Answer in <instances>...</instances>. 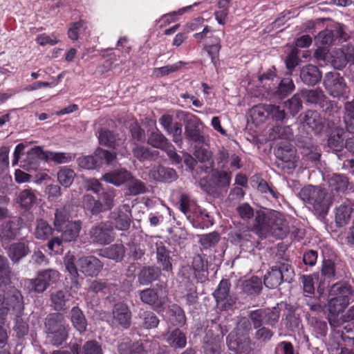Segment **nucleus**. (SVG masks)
Masks as SVG:
<instances>
[{
  "instance_id": "50",
  "label": "nucleus",
  "mask_w": 354,
  "mask_h": 354,
  "mask_svg": "<svg viewBox=\"0 0 354 354\" xmlns=\"http://www.w3.org/2000/svg\"><path fill=\"white\" fill-rule=\"evenodd\" d=\"M198 4V3H194L193 5L180 8L176 12H171L162 15L158 21V22L160 23V27L165 26L175 21L177 16L183 15L185 12L190 10L194 6H196Z\"/></svg>"
},
{
  "instance_id": "60",
  "label": "nucleus",
  "mask_w": 354,
  "mask_h": 354,
  "mask_svg": "<svg viewBox=\"0 0 354 354\" xmlns=\"http://www.w3.org/2000/svg\"><path fill=\"white\" fill-rule=\"evenodd\" d=\"M319 280V275L315 274L313 275H304L301 277V282L303 283V289L304 295H311L315 293V281Z\"/></svg>"
},
{
  "instance_id": "57",
  "label": "nucleus",
  "mask_w": 354,
  "mask_h": 354,
  "mask_svg": "<svg viewBox=\"0 0 354 354\" xmlns=\"http://www.w3.org/2000/svg\"><path fill=\"white\" fill-rule=\"evenodd\" d=\"M269 104H260L253 106L250 111L254 120L263 122L269 118Z\"/></svg>"
},
{
  "instance_id": "64",
  "label": "nucleus",
  "mask_w": 354,
  "mask_h": 354,
  "mask_svg": "<svg viewBox=\"0 0 354 354\" xmlns=\"http://www.w3.org/2000/svg\"><path fill=\"white\" fill-rule=\"evenodd\" d=\"M141 301L150 306L156 305L158 300L157 292L151 288H146L139 292Z\"/></svg>"
},
{
  "instance_id": "55",
  "label": "nucleus",
  "mask_w": 354,
  "mask_h": 354,
  "mask_svg": "<svg viewBox=\"0 0 354 354\" xmlns=\"http://www.w3.org/2000/svg\"><path fill=\"white\" fill-rule=\"evenodd\" d=\"M261 280L257 277H252L243 283V290L249 295L258 294L261 290Z\"/></svg>"
},
{
  "instance_id": "48",
  "label": "nucleus",
  "mask_w": 354,
  "mask_h": 354,
  "mask_svg": "<svg viewBox=\"0 0 354 354\" xmlns=\"http://www.w3.org/2000/svg\"><path fill=\"white\" fill-rule=\"evenodd\" d=\"M344 121L347 131L354 133V100L344 104Z\"/></svg>"
},
{
  "instance_id": "43",
  "label": "nucleus",
  "mask_w": 354,
  "mask_h": 354,
  "mask_svg": "<svg viewBox=\"0 0 354 354\" xmlns=\"http://www.w3.org/2000/svg\"><path fill=\"white\" fill-rule=\"evenodd\" d=\"M195 273V279L199 282H203L207 277V263L201 255H196L193 257L192 265L191 266Z\"/></svg>"
},
{
  "instance_id": "59",
  "label": "nucleus",
  "mask_w": 354,
  "mask_h": 354,
  "mask_svg": "<svg viewBox=\"0 0 354 354\" xmlns=\"http://www.w3.org/2000/svg\"><path fill=\"white\" fill-rule=\"evenodd\" d=\"M285 107L290 113L295 116L302 109V101L299 94H295L290 99L285 102Z\"/></svg>"
},
{
  "instance_id": "6",
  "label": "nucleus",
  "mask_w": 354,
  "mask_h": 354,
  "mask_svg": "<svg viewBox=\"0 0 354 354\" xmlns=\"http://www.w3.org/2000/svg\"><path fill=\"white\" fill-rule=\"evenodd\" d=\"M295 277L293 268L288 263L272 266L264 276V284L268 288H275L283 281L291 282Z\"/></svg>"
},
{
  "instance_id": "27",
  "label": "nucleus",
  "mask_w": 354,
  "mask_h": 354,
  "mask_svg": "<svg viewBox=\"0 0 354 354\" xmlns=\"http://www.w3.org/2000/svg\"><path fill=\"white\" fill-rule=\"evenodd\" d=\"M230 287V284L227 279L220 281L216 290L213 293L217 304H221L226 307L227 305L231 306L234 302L229 295Z\"/></svg>"
},
{
  "instance_id": "34",
  "label": "nucleus",
  "mask_w": 354,
  "mask_h": 354,
  "mask_svg": "<svg viewBox=\"0 0 354 354\" xmlns=\"http://www.w3.org/2000/svg\"><path fill=\"white\" fill-rule=\"evenodd\" d=\"M270 216H267L262 211L257 212L252 230L259 236L268 233L270 226Z\"/></svg>"
},
{
  "instance_id": "1",
  "label": "nucleus",
  "mask_w": 354,
  "mask_h": 354,
  "mask_svg": "<svg viewBox=\"0 0 354 354\" xmlns=\"http://www.w3.org/2000/svg\"><path fill=\"white\" fill-rule=\"evenodd\" d=\"M298 196L309 209L318 215L326 214L333 201L331 194L320 187L311 185L301 188Z\"/></svg>"
},
{
  "instance_id": "3",
  "label": "nucleus",
  "mask_w": 354,
  "mask_h": 354,
  "mask_svg": "<svg viewBox=\"0 0 354 354\" xmlns=\"http://www.w3.org/2000/svg\"><path fill=\"white\" fill-rule=\"evenodd\" d=\"M45 328L50 342L59 346L66 341L68 332L66 328V319L63 314L54 313L49 314L45 319Z\"/></svg>"
},
{
  "instance_id": "7",
  "label": "nucleus",
  "mask_w": 354,
  "mask_h": 354,
  "mask_svg": "<svg viewBox=\"0 0 354 354\" xmlns=\"http://www.w3.org/2000/svg\"><path fill=\"white\" fill-rule=\"evenodd\" d=\"M115 158L116 152L97 149L92 156L79 158L77 159V164L83 169H95L101 167L104 161H105L107 165H111Z\"/></svg>"
},
{
  "instance_id": "35",
  "label": "nucleus",
  "mask_w": 354,
  "mask_h": 354,
  "mask_svg": "<svg viewBox=\"0 0 354 354\" xmlns=\"http://www.w3.org/2000/svg\"><path fill=\"white\" fill-rule=\"evenodd\" d=\"M70 298L71 294L66 289L57 290L50 295V301L55 310L65 309Z\"/></svg>"
},
{
  "instance_id": "42",
  "label": "nucleus",
  "mask_w": 354,
  "mask_h": 354,
  "mask_svg": "<svg viewBox=\"0 0 354 354\" xmlns=\"http://www.w3.org/2000/svg\"><path fill=\"white\" fill-rule=\"evenodd\" d=\"M165 339L171 347L175 348H183L187 344L185 335L178 328L169 332Z\"/></svg>"
},
{
  "instance_id": "61",
  "label": "nucleus",
  "mask_w": 354,
  "mask_h": 354,
  "mask_svg": "<svg viewBox=\"0 0 354 354\" xmlns=\"http://www.w3.org/2000/svg\"><path fill=\"white\" fill-rule=\"evenodd\" d=\"M321 274L324 280H333L335 276V263L330 259H324L322 262Z\"/></svg>"
},
{
  "instance_id": "37",
  "label": "nucleus",
  "mask_w": 354,
  "mask_h": 354,
  "mask_svg": "<svg viewBox=\"0 0 354 354\" xmlns=\"http://www.w3.org/2000/svg\"><path fill=\"white\" fill-rule=\"evenodd\" d=\"M209 38L210 41L205 44V49L210 57L212 62L216 66L218 61V55L221 48V39L214 35H211Z\"/></svg>"
},
{
  "instance_id": "13",
  "label": "nucleus",
  "mask_w": 354,
  "mask_h": 354,
  "mask_svg": "<svg viewBox=\"0 0 354 354\" xmlns=\"http://www.w3.org/2000/svg\"><path fill=\"white\" fill-rule=\"evenodd\" d=\"M111 225L120 231L129 230L131 222V212L128 205H124L111 212L109 215Z\"/></svg>"
},
{
  "instance_id": "29",
  "label": "nucleus",
  "mask_w": 354,
  "mask_h": 354,
  "mask_svg": "<svg viewBox=\"0 0 354 354\" xmlns=\"http://www.w3.org/2000/svg\"><path fill=\"white\" fill-rule=\"evenodd\" d=\"M300 77L304 84L313 86L321 80L322 74L317 66L308 64L301 68Z\"/></svg>"
},
{
  "instance_id": "38",
  "label": "nucleus",
  "mask_w": 354,
  "mask_h": 354,
  "mask_svg": "<svg viewBox=\"0 0 354 354\" xmlns=\"http://www.w3.org/2000/svg\"><path fill=\"white\" fill-rule=\"evenodd\" d=\"M160 273V269L158 267H145L138 274V281L142 285H148L158 279Z\"/></svg>"
},
{
  "instance_id": "39",
  "label": "nucleus",
  "mask_w": 354,
  "mask_h": 354,
  "mask_svg": "<svg viewBox=\"0 0 354 354\" xmlns=\"http://www.w3.org/2000/svg\"><path fill=\"white\" fill-rule=\"evenodd\" d=\"M147 143L154 148L162 150H167L171 147V143L168 139L158 129L150 133Z\"/></svg>"
},
{
  "instance_id": "56",
  "label": "nucleus",
  "mask_w": 354,
  "mask_h": 354,
  "mask_svg": "<svg viewBox=\"0 0 354 354\" xmlns=\"http://www.w3.org/2000/svg\"><path fill=\"white\" fill-rule=\"evenodd\" d=\"M127 189L131 195L136 196L144 194L147 191L146 186L143 182L133 178L131 175V178L127 182Z\"/></svg>"
},
{
  "instance_id": "14",
  "label": "nucleus",
  "mask_w": 354,
  "mask_h": 354,
  "mask_svg": "<svg viewBox=\"0 0 354 354\" xmlns=\"http://www.w3.org/2000/svg\"><path fill=\"white\" fill-rule=\"evenodd\" d=\"M98 140L101 145L115 149L118 154L124 156L127 153L126 147L124 145V139L119 138L111 131L101 129L98 132Z\"/></svg>"
},
{
  "instance_id": "47",
  "label": "nucleus",
  "mask_w": 354,
  "mask_h": 354,
  "mask_svg": "<svg viewBox=\"0 0 354 354\" xmlns=\"http://www.w3.org/2000/svg\"><path fill=\"white\" fill-rule=\"evenodd\" d=\"M11 273L8 260L0 255V286H6L10 283Z\"/></svg>"
},
{
  "instance_id": "11",
  "label": "nucleus",
  "mask_w": 354,
  "mask_h": 354,
  "mask_svg": "<svg viewBox=\"0 0 354 354\" xmlns=\"http://www.w3.org/2000/svg\"><path fill=\"white\" fill-rule=\"evenodd\" d=\"M89 235L93 243L100 245H108L115 239L113 227L108 222H102L93 227Z\"/></svg>"
},
{
  "instance_id": "12",
  "label": "nucleus",
  "mask_w": 354,
  "mask_h": 354,
  "mask_svg": "<svg viewBox=\"0 0 354 354\" xmlns=\"http://www.w3.org/2000/svg\"><path fill=\"white\" fill-rule=\"evenodd\" d=\"M324 84L329 94L333 97L345 96L348 93L344 78L337 73H326Z\"/></svg>"
},
{
  "instance_id": "41",
  "label": "nucleus",
  "mask_w": 354,
  "mask_h": 354,
  "mask_svg": "<svg viewBox=\"0 0 354 354\" xmlns=\"http://www.w3.org/2000/svg\"><path fill=\"white\" fill-rule=\"evenodd\" d=\"M35 191L32 188H27L19 192L17 203L25 209L30 208L37 201Z\"/></svg>"
},
{
  "instance_id": "8",
  "label": "nucleus",
  "mask_w": 354,
  "mask_h": 354,
  "mask_svg": "<svg viewBox=\"0 0 354 354\" xmlns=\"http://www.w3.org/2000/svg\"><path fill=\"white\" fill-rule=\"evenodd\" d=\"M280 310L278 306L272 309H257L249 313L248 317L254 328L257 329L263 325L273 327L278 322Z\"/></svg>"
},
{
  "instance_id": "32",
  "label": "nucleus",
  "mask_w": 354,
  "mask_h": 354,
  "mask_svg": "<svg viewBox=\"0 0 354 354\" xmlns=\"http://www.w3.org/2000/svg\"><path fill=\"white\" fill-rule=\"evenodd\" d=\"M19 227L15 221H8L1 225L0 239L2 242H8L15 239L18 233Z\"/></svg>"
},
{
  "instance_id": "2",
  "label": "nucleus",
  "mask_w": 354,
  "mask_h": 354,
  "mask_svg": "<svg viewBox=\"0 0 354 354\" xmlns=\"http://www.w3.org/2000/svg\"><path fill=\"white\" fill-rule=\"evenodd\" d=\"M70 216L69 209L66 206L55 209L53 219L55 230L61 234L65 242L75 241L82 230V222L80 220H70Z\"/></svg>"
},
{
  "instance_id": "53",
  "label": "nucleus",
  "mask_w": 354,
  "mask_h": 354,
  "mask_svg": "<svg viewBox=\"0 0 354 354\" xmlns=\"http://www.w3.org/2000/svg\"><path fill=\"white\" fill-rule=\"evenodd\" d=\"M230 173L224 171H215L212 176V180L216 186L220 188L227 187L230 185Z\"/></svg>"
},
{
  "instance_id": "26",
  "label": "nucleus",
  "mask_w": 354,
  "mask_h": 354,
  "mask_svg": "<svg viewBox=\"0 0 354 354\" xmlns=\"http://www.w3.org/2000/svg\"><path fill=\"white\" fill-rule=\"evenodd\" d=\"M129 178H131L130 172L124 168L117 169L106 173L102 177V180L106 183L113 184L117 187L127 183Z\"/></svg>"
},
{
  "instance_id": "22",
  "label": "nucleus",
  "mask_w": 354,
  "mask_h": 354,
  "mask_svg": "<svg viewBox=\"0 0 354 354\" xmlns=\"http://www.w3.org/2000/svg\"><path fill=\"white\" fill-rule=\"evenodd\" d=\"M180 209L187 216L189 220H196L199 221V217L202 219L208 218V214L200 211V214L196 211L195 202L190 199L188 195L182 194L180 198Z\"/></svg>"
},
{
  "instance_id": "45",
  "label": "nucleus",
  "mask_w": 354,
  "mask_h": 354,
  "mask_svg": "<svg viewBox=\"0 0 354 354\" xmlns=\"http://www.w3.org/2000/svg\"><path fill=\"white\" fill-rule=\"evenodd\" d=\"M82 205L85 210L90 212L93 215H97L104 211L102 202L90 194L84 196Z\"/></svg>"
},
{
  "instance_id": "23",
  "label": "nucleus",
  "mask_w": 354,
  "mask_h": 354,
  "mask_svg": "<svg viewBox=\"0 0 354 354\" xmlns=\"http://www.w3.org/2000/svg\"><path fill=\"white\" fill-rule=\"evenodd\" d=\"M80 269L86 276H96L102 269V263L95 257H83L78 261Z\"/></svg>"
},
{
  "instance_id": "40",
  "label": "nucleus",
  "mask_w": 354,
  "mask_h": 354,
  "mask_svg": "<svg viewBox=\"0 0 354 354\" xmlns=\"http://www.w3.org/2000/svg\"><path fill=\"white\" fill-rule=\"evenodd\" d=\"M71 321L74 328L80 333L86 330L87 322L82 310L77 306H74L71 308Z\"/></svg>"
},
{
  "instance_id": "28",
  "label": "nucleus",
  "mask_w": 354,
  "mask_h": 354,
  "mask_svg": "<svg viewBox=\"0 0 354 354\" xmlns=\"http://www.w3.org/2000/svg\"><path fill=\"white\" fill-rule=\"evenodd\" d=\"M30 252L28 244L21 241L12 243L7 250L8 256L14 263H19Z\"/></svg>"
},
{
  "instance_id": "49",
  "label": "nucleus",
  "mask_w": 354,
  "mask_h": 354,
  "mask_svg": "<svg viewBox=\"0 0 354 354\" xmlns=\"http://www.w3.org/2000/svg\"><path fill=\"white\" fill-rule=\"evenodd\" d=\"M75 177V171L66 167H62L57 172V180L65 187H69L72 185Z\"/></svg>"
},
{
  "instance_id": "46",
  "label": "nucleus",
  "mask_w": 354,
  "mask_h": 354,
  "mask_svg": "<svg viewBox=\"0 0 354 354\" xmlns=\"http://www.w3.org/2000/svg\"><path fill=\"white\" fill-rule=\"evenodd\" d=\"M195 158L201 162L206 163L204 171L209 173L213 169V160H212V153L207 149L203 147H198L194 153Z\"/></svg>"
},
{
  "instance_id": "58",
  "label": "nucleus",
  "mask_w": 354,
  "mask_h": 354,
  "mask_svg": "<svg viewBox=\"0 0 354 354\" xmlns=\"http://www.w3.org/2000/svg\"><path fill=\"white\" fill-rule=\"evenodd\" d=\"M28 288L30 291L42 293L48 287L47 282L45 281L44 278L41 277V274L38 272L35 279H28Z\"/></svg>"
},
{
  "instance_id": "30",
  "label": "nucleus",
  "mask_w": 354,
  "mask_h": 354,
  "mask_svg": "<svg viewBox=\"0 0 354 354\" xmlns=\"http://www.w3.org/2000/svg\"><path fill=\"white\" fill-rule=\"evenodd\" d=\"M230 239L233 244L239 245L243 250H248L254 246V241L251 239L250 230L248 229L232 234Z\"/></svg>"
},
{
  "instance_id": "62",
  "label": "nucleus",
  "mask_w": 354,
  "mask_h": 354,
  "mask_svg": "<svg viewBox=\"0 0 354 354\" xmlns=\"http://www.w3.org/2000/svg\"><path fill=\"white\" fill-rule=\"evenodd\" d=\"M301 95L307 102L311 104L321 103L324 97L323 93L317 89L302 91Z\"/></svg>"
},
{
  "instance_id": "31",
  "label": "nucleus",
  "mask_w": 354,
  "mask_h": 354,
  "mask_svg": "<svg viewBox=\"0 0 354 354\" xmlns=\"http://www.w3.org/2000/svg\"><path fill=\"white\" fill-rule=\"evenodd\" d=\"M185 136L189 141L193 142H202L204 141L198 120H190L187 122L185 128Z\"/></svg>"
},
{
  "instance_id": "51",
  "label": "nucleus",
  "mask_w": 354,
  "mask_h": 354,
  "mask_svg": "<svg viewBox=\"0 0 354 354\" xmlns=\"http://www.w3.org/2000/svg\"><path fill=\"white\" fill-rule=\"evenodd\" d=\"M139 317L142 320V326L144 328H156L159 324V319L153 312H140Z\"/></svg>"
},
{
  "instance_id": "17",
  "label": "nucleus",
  "mask_w": 354,
  "mask_h": 354,
  "mask_svg": "<svg viewBox=\"0 0 354 354\" xmlns=\"http://www.w3.org/2000/svg\"><path fill=\"white\" fill-rule=\"evenodd\" d=\"M274 154L277 159L287 164L288 169L296 167V150L290 142H281L275 149Z\"/></svg>"
},
{
  "instance_id": "16",
  "label": "nucleus",
  "mask_w": 354,
  "mask_h": 354,
  "mask_svg": "<svg viewBox=\"0 0 354 354\" xmlns=\"http://www.w3.org/2000/svg\"><path fill=\"white\" fill-rule=\"evenodd\" d=\"M156 253L158 264L163 271L170 272L172 270L171 245L169 243L162 241L156 238Z\"/></svg>"
},
{
  "instance_id": "10",
  "label": "nucleus",
  "mask_w": 354,
  "mask_h": 354,
  "mask_svg": "<svg viewBox=\"0 0 354 354\" xmlns=\"http://www.w3.org/2000/svg\"><path fill=\"white\" fill-rule=\"evenodd\" d=\"M109 322L113 328H129L131 323V311L127 304L123 302L116 303L113 306L112 316Z\"/></svg>"
},
{
  "instance_id": "36",
  "label": "nucleus",
  "mask_w": 354,
  "mask_h": 354,
  "mask_svg": "<svg viewBox=\"0 0 354 354\" xmlns=\"http://www.w3.org/2000/svg\"><path fill=\"white\" fill-rule=\"evenodd\" d=\"M55 227L53 228L51 225L44 219L39 218L35 221V226L33 234L35 239L38 240H46L53 233Z\"/></svg>"
},
{
  "instance_id": "63",
  "label": "nucleus",
  "mask_w": 354,
  "mask_h": 354,
  "mask_svg": "<svg viewBox=\"0 0 354 354\" xmlns=\"http://www.w3.org/2000/svg\"><path fill=\"white\" fill-rule=\"evenodd\" d=\"M342 53V52H339L337 48L333 50L330 55V63L334 68L341 70L348 62Z\"/></svg>"
},
{
  "instance_id": "24",
  "label": "nucleus",
  "mask_w": 354,
  "mask_h": 354,
  "mask_svg": "<svg viewBox=\"0 0 354 354\" xmlns=\"http://www.w3.org/2000/svg\"><path fill=\"white\" fill-rule=\"evenodd\" d=\"M354 214V203L346 201L337 207L335 210V221L337 227H343L348 223Z\"/></svg>"
},
{
  "instance_id": "44",
  "label": "nucleus",
  "mask_w": 354,
  "mask_h": 354,
  "mask_svg": "<svg viewBox=\"0 0 354 354\" xmlns=\"http://www.w3.org/2000/svg\"><path fill=\"white\" fill-rule=\"evenodd\" d=\"M328 183L332 192H343L348 187V180L344 175L333 174L328 176Z\"/></svg>"
},
{
  "instance_id": "18",
  "label": "nucleus",
  "mask_w": 354,
  "mask_h": 354,
  "mask_svg": "<svg viewBox=\"0 0 354 354\" xmlns=\"http://www.w3.org/2000/svg\"><path fill=\"white\" fill-rule=\"evenodd\" d=\"M223 348V336L214 334L212 330H207L203 338L204 354H221Z\"/></svg>"
},
{
  "instance_id": "15",
  "label": "nucleus",
  "mask_w": 354,
  "mask_h": 354,
  "mask_svg": "<svg viewBox=\"0 0 354 354\" xmlns=\"http://www.w3.org/2000/svg\"><path fill=\"white\" fill-rule=\"evenodd\" d=\"M226 341L229 350L235 354H249L252 351L251 341L247 335L231 333Z\"/></svg>"
},
{
  "instance_id": "54",
  "label": "nucleus",
  "mask_w": 354,
  "mask_h": 354,
  "mask_svg": "<svg viewBox=\"0 0 354 354\" xmlns=\"http://www.w3.org/2000/svg\"><path fill=\"white\" fill-rule=\"evenodd\" d=\"M169 313L171 317V322L174 325L182 326L186 322L185 315L183 310L177 304H172L169 306Z\"/></svg>"
},
{
  "instance_id": "4",
  "label": "nucleus",
  "mask_w": 354,
  "mask_h": 354,
  "mask_svg": "<svg viewBox=\"0 0 354 354\" xmlns=\"http://www.w3.org/2000/svg\"><path fill=\"white\" fill-rule=\"evenodd\" d=\"M351 295V288L346 283L334 284L330 291L328 299V310L331 314H338L342 312L349 304V297Z\"/></svg>"
},
{
  "instance_id": "25",
  "label": "nucleus",
  "mask_w": 354,
  "mask_h": 354,
  "mask_svg": "<svg viewBox=\"0 0 354 354\" xmlns=\"http://www.w3.org/2000/svg\"><path fill=\"white\" fill-rule=\"evenodd\" d=\"M149 175L150 178L164 183H171L178 177L174 169L160 165L153 167L149 171Z\"/></svg>"
},
{
  "instance_id": "20",
  "label": "nucleus",
  "mask_w": 354,
  "mask_h": 354,
  "mask_svg": "<svg viewBox=\"0 0 354 354\" xmlns=\"http://www.w3.org/2000/svg\"><path fill=\"white\" fill-rule=\"evenodd\" d=\"M46 151L41 147L32 148L27 153L26 158L21 162V167L28 171H37L39 167L41 160H46Z\"/></svg>"
},
{
  "instance_id": "33",
  "label": "nucleus",
  "mask_w": 354,
  "mask_h": 354,
  "mask_svg": "<svg viewBox=\"0 0 354 354\" xmlns=\"http://www.w3.org/2000/svg\"><path fill=\"white\" fill-rule=\"evenodd\" d=\"M124 253V246L122 243H115L101 250L99 254L103 257L119 262L123 259Z\"/></svg>"
},
{
  "instance_id": "19",
  "label": "nucleus",
  "mask_w": 354,
  "mask_h": 354,
  "mask_svg": "<svg viewBox=\"0 0 354 354\" xmlns=\"http://www.w3.org/2000/svg\"><path fill=\"white\" fill-rule=\"evenodd\" d=\"M270 226L268 233L278 239H283L290 232V225L287 219L279 213H274L270 218Z\"/></svg>"
},
{
  "instance_id": "21",
  "label": "nucleus",
  "mask_w": 354,
  "mask_h": 354,
  "mask_svg": "<svg viewBox=\"0 0 354 354\" xmlns=\"http://www.w3.org/2000/svg\"><path fill=\"white\" fill-rule=\"evenodd\" d=\"M300 121L316 133H319L326 128V121L316 111L308 110L300 115Z\"/></svg>"
},
{
  "instance_id": "5",
  "label": "nucleus",
  "mask_w": 354,
  "mask_h": 354,
  "mask_svg": "<svg viewBox=\"0 0 354 354\" xmlns=\"http://www.w3.org/2000/svg\"><path fill=\"white\" fill-rule=\"evenodd\" d=\"M23 310V297L19 290L12 288L6 293L0 292V319L3 320L10 311L18 315Z\"/></svg>"
},
{
  "instance_id": "9",
  "label": "nucleus",
  "mask_w": 354,
  "mask_h": 354,
  "mask_svg": "<svg viewBox=\"0 0 354 354\" xmlns=\"http://www.w3.org/2000/svg\"><path fill=\"white\" fill-rule=\"evenodd\" d=\"M347 37V34L344 31L343 26L337 24L332 29H326L320 32L315 37V40L317 44L326 47L345 41Z\"/></svg>"
},
{
  "instance_id": "52",
  "label": "nucleus",
  "mask_w": 354,
  "mask_h": 354,
  "mask_svg": "<svg viewBox=\"0 0 354 354\" xmlns=\"http://www.w3.org/2000/svg\"><path fill=\"white\" fill-rule=\"evenodd\" d=\"M46 160L53 161L57 164L69 162L74 157L72 154L64 152L46 151Z\"/></svg>"
}]
</instances>
